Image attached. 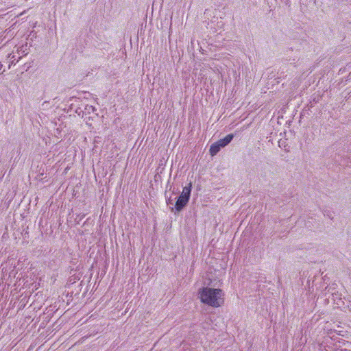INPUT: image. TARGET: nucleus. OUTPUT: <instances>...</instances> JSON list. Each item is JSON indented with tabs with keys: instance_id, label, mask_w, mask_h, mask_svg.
Listing matches in <instances>:
<instances>
[{
	"instance_id": "obj_1",
	"label": "nucleus",
	"mask_w": 351,
	"mask_h": 351,
	"mask_svg": "<svg viewBox=\"0 0 351 351\" xmlns=\"http://www.w3.org/2000/svg\"><path fill=\"white\" fill-rule=\"evenodd\" d=\"M199 295L202 303L212 307H219L224 302L223 293L219 289L204 287L199 291Z\"/></svg>"
},
{
	"instance_id": "obj_2",
	"label": "nucleus",
	"mask_w": 351,
	"mask_h": 351,
	"mask_svg": "<svg viewBox=\"0 0 351 351\" xmlns=\"http://www.w3.org/2000/svg\"><path fill=\"white\" fill-rule=\"evenodd\" d=\"M2 273V280L5 283L8 285L12 283V279L14 278L17 274L16 263L13 260H9L5 263V266L3 267Z\"/></svg>"
},
{
	"instance_id": "obj_3",
	"label": "nucleus",
	"mask_w": 351,
	"mask_h": 351,
	"mask_svg": "<svg viewBox=\"0 0 351 351\" xmlns=\"http://www.w3.org/2000/svg\"><path fill=\"white\" fill-rule=\"evenodd\" d=\"M16 53L18 56H16L15 53H10L8 56V58H10L12 64H13L15 61L18 62L22 56H24L28 53L27 45H23L20 47H18Z\"/></svg>"
},
{
	"instance_id": "obj_4",
	"label": "nucleus",
	"mask_w": 351,
	"mask_h": 351,
	"mask_svg": "<svg viewBox=\"0 0 351 351\" xmlns=\"http://www.w3.org/2000/svg\"><path fill=\"white\" fill-rule=\"evenodd\" d=\"M189 200V197L187 196H184L183 195L180 194V195L178 197L176 205L175 208L176 211H180L183 209V208L187 204Z\"/></svg>"
},
{
	"instance_id": "obj_5",
	"label": "nucleus",
	"mask_w": 351,
	"mask_h": 351,
	"mask_svg": "<svg viewBox=\"0 0 351 351\" xmlns=\"http://www.w3.org/2000/svg\"><path fill=\"white\" fill-rule=\"evenodd\" d=\"M234 135L232 134H228L223 138L219 139L217 141V143L219 144L222 148L228 145L233 139Z\"/></svg>"
},
{
	"instance_id": "obj_6",
	"label": "nucleus",
	"mask_w": 351,
	"mask_h": 351,
	"mask_svg": "<svg viewBox=\"0 0 351 351\" xmlns=\"http://www.w3.org/2000/svg\"><path fill=\"white\" fill-rule=\"evenodd\" d=\"M222 147L221 146H219V144L217 143V141L215 142L210 147L209 152H210V155L211 156L216 155L220 151V149Z\"/></svg>"
},
{
	"instance_id": "obj_7",
	"label": "nucleus",
	"mask_w": 351,
	"mask_h": 351,
	"mask_svg": "<svg viewBox=\"0 0 351 351\" xmlns=\"http://www.w3.org/2000/svg\"><path fill=\"white\" fill-rule=\"evenodd\" d=\"M191 188H192V184H191V183H189L188 186H186L183 188L182 192L181 194L183 195L184 196H187L190 198Z\"/></svg>"
},
{
	"instance_id": "obj_8",
	"label": "nucleus",
	"mask_w": 351,
	"mask_h": 351,
	"mask_svg": "<svg viewBox=\"0 0 351 351\" xmlns=\"http://www.w3.org/2000/svg\"><path fill=\"white\" fill-rule=\"evenodd\" d=\"M90 108L93 109V110H94V108L93 106H90Z\"/></svg>"
}]
</instances>
